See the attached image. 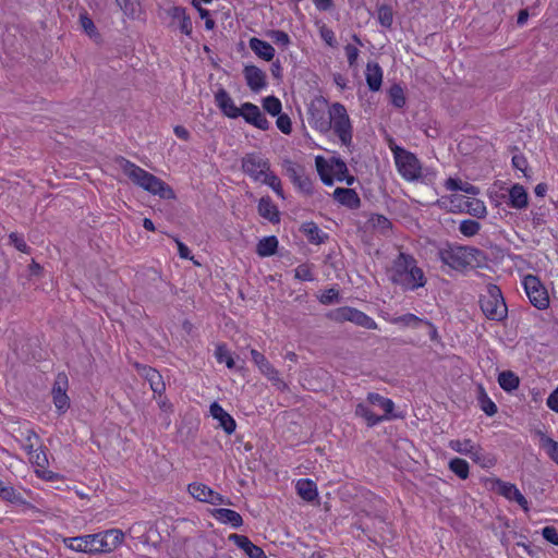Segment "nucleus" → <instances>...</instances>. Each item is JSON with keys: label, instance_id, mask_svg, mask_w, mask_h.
Returning a JSON list of instances; mask_svg holds the SVG:
<instances>
[{"label": "nucleus", "instance_id": "48", "mask_svg": "<svg viewBox=\"0 0 558 558\" xmlns=\"http://www.w3.org/2000/svg\"><path fill=\"white\" fill-rule=\"evenodd\" d=\"M466 213L476 218H484L487 214L486 206L477 198L468 201Z\"/></svg>", "mask_w": 558, "mask_h": 558}, {"label": "nucleus", "instance_id": "31", "mask_svg": "<svg viewBox=\"0 0 558 558\" xmlns=\"http://www.w3.org/2000/svg\"><path fill=\"white\" fill-rule=\"evenodd\" d=\"M300 230L313 244H323L329 239V235L323 232L313 221L304 222Z\"/></svg>", "mask_w": 558, "mask_h": 558}, {"label": "nucleus", "instance_id": "12", "mask_svg": "<svg viewBox=\"0 0 558 558\" xmlns=\"http://www.w3.org/2000/svg\"><path fill=\"white\" fill-rule=\"evenodd\" d=\"M269 161L263 158L259 154L250 153L242 158L243 172L255 181L260 180L263 175L265 177L267 171H269Z\"/></svg>", "mask_w": 558, "mask_h": 558}, {"label": "nucleus", "instance_id": "11", "mask_svg": "<svg viewBox=\"0 0 558 558\" xmlns=\"http://www.w3.org/2000/svg\"><path fill=\"white\" fill-rule=\"evenodd\" d=\"M251 357L262 374L265 375L278 390L283 392L289 389L288 385L279 377L278 371L269 363L263 353L252 349Z\"/></svg>", "mask_w": 558, "mask_h": 558}, {"label": "nucleus", "instance_id": "25", "mask_svg": "<svg viewBox=\"0 0 558 558\" xmlns=\"http://www.w3.org/2000/svg\"><path fill=\"white\" fill-rule=\"evenodd\" d=\"M140 374L149 383V386L155 393L161 395L165 392L166 385L160 373L156 368L143 365L140 368Z\"/></svg>", "mask_w": 558, "mask_h": 558}, {"label": "nucleus", "instance_id": "10", "mask_svg": "<svg viewBox=\"0 0 558 558\" xmlns=\"http://www.w3.org/2000/svg\"><path fill=\"white\" fill-rule=\"evenodd\" d=\"M117 163L121 167L124 174L136 185L146 190L150 185V181L155 178L154 174L136 166L124 157H118Z\"/></svg>", "mask_w": 558, "mask_h": 558}, {"label": "nucleus", "instance_id": "27", "mask_svg": "<svg viewBox=\"0 0 558 558\" xmlns=\"http://www.w3.org/2000/svg\"><path fill=\"white\" fill-rule=\"evenodd\" d=\"M168 14L172 20L179 21V28L182 34L186 36L192 35V21L191 17L186 14L185 8L172 7L169 9Z\"/></svg>", "mask_w": 558, "mask_h": 558}, {"label": "nucleus", "instance_id": "32", "mask_svg": "<svg viewBox=\"0 0 558 558\" xmlns=\"http://www.w3.org/2000/svg\"><path fill=\"white\" fill-rule=\"evenodd\" d=\"M153 195H158L162 199H174L175 194L173 189L165 181L155 175L150 181V185L145 190Z\"/></svg>", "mask_w": 558, "mask_h": 558}, {"label": "nucleus", "instance_id": "7", "mask_svg": "<svg viewBox=\"0 0 558 558\" xmlns=\"http://www.w3.org/2000/svg\"><path fill=\"white\" fill-rule=\"evenodd\" d=\"M330 320L336 323L351 322L366 329H376V322L365 313L350 306H342L331 310L326 315Z\"/></svg>", "mask_w": 558, "mask_h": 558}, {"label": "nucleus", "instance_id": "1", "mask_svg": "<svg viewBox=\"0 0 558 558\" xmlns=\"http://www.w3.org/2000/svg\"><path fill=\"white\" fill-rule=\"evenodd\" d=\"M389 279L403 290L410 291H414L426 284L425 275L416 265V259L412 255L403 252H400L393 259L392 266L389 269Z\"/></svg>", "mask_w": 558, "mask_h": 558}, {"label": "nucleus", "instance_id": "55", "mask_svg": "<svg viewBox=\"0 0 558 558\" xmlns=\"http://www.w3.org/2000/svg\"><path fill=\"white\" fill-rule=\"evenodd\" d=\"M468 201H469V198H465L462 195H458V194L451 195L449 198L450 211H453V213L466 211Z\"/></svg>", "mask_w": 558, "mask_h": 558}, {"label": "nucleus", "instance_id": "49", "mask_svg": "<svg viewBox=\"0 0 558 558\" xmlns=\"http://www.w3.org/2000/svg\"><path fill=\"white\" fill-rule=\"evenodd\" d=\"M378 21L381 26L391 28L393 23V12L391 7L383 4L378 8Z\"/></svg>", "mask_w": 558, "mask_h": 558}, {"label": "nucleus", "instance_id": "8", "mask_svg": "<svg viewBox=\"0 0 558 558\" xmlns=\"http://www.w3.org/2000/svg\"><path fill=\"white\" fill-rule=\"evenodd\" d=\"M523 287L533 306L538 310H546L548 307V293L538 277L534 275L525 276L523 279Z\"/></svg>", "mask_w": 558, "mask_h": 558}, {"label": "nucleus", "instance_id": "60", "mask_svg": "<svg viewBox=\"0 0 558 558\" xmlns=\"http://www.w3.org/2000/svg\"><path fill=\"white\" fill-rule=\"evenodd\" d=\"M340 299L339 291L336 289L326 290L319 298L322 304L328 305L338 302Z\"/></svg>", "mask_w": 558, "mask_h": 558}, {"label": "nucleus", "instance_id": "44", "mask_svg": "<svg viewBox=\"0 0 558 558\" xmlns=\"http://www.w3.org/2000/svg\"><path fill=\"white\" fill-rule=\"evenodd\" d=\"M449 469L461 480H465L469 476V463L464 459H451L449 462Z\"/></svg>", "mask_w": 558, "mask_h": 558}, {"label": "nucleus", "instance_id": "28", "mask_svg": "<svg viewBox=\"0 0 558 558\" xmlns=\"http://www.w3.org/2000/svg\"><path fill=\"white\" fill-rule=\"evenodd\" d=\"M124 538V534L120 530H108L104 534L100 533L101 551L110 553L119 546Z\"/></svg>", "mask_w": 558, "mask_h": 558}, {"label": "nucleus", "instance_id": "62", "mask_svg": "<svg viewBox=\"0 0 558 558\" xmlns=\"http://www.w3.org/2000/svg\"><path fill=\"white\" fill-rule=\"evenodd\" d=\"M319 34L322 39L330 47H336L337 40L335 37V33L331 28L327 27L326 25H323L319 29Z\"/></svg>", "mask_w": 558, "mask_h": 558}, {"label": "nucleus", "instance_id": "36", "mask_svg": "<svg viewBox=\"0 0 558 558\" xmlns=\"http://www.w3.org/2000/svg\"><path fill=\"white\" fill-rule=\"evenodd\" d=\"M355 415L363 417L366 421V425L368 427H373L383 421H387V415H376L366 404L362 402L356 404Z\"/></svg>", "mask_w": 558, "mask_h": 558}, {"label": "nucleus", "instance_id": "37", "mask_svg": "<svg viewBox=\"0 0 558 558\" xmlns=\"http://www.w3.org/2000/svg\"><path fill=\"white\" fill-rule=\"evenodd\" d=\"M499 386L507 392L518 389L520 379L512 371H504L498 375Z\"/></svg>", "mask_w": 558, "mask_h": 558}, {"label": "nucleus", "instance_id": "26", "mask_svg": "<svg viewBox=\"0 0 558 558\" xmlns=\"http://www.w3.org/2000/svg\"><path fill=\"white\" fill-rule=\"evenodd\" d=\"M248 46L258 58L265 61H271L275 57V48L268 41L252 37Z\"/></svg>", "mask_w": 558, "mask_h": 558}, {"label": "nucleus", "instance_id": "57", "mask_svg": "<svg viewBox=\"0 0 558 558\" xmlns=\"http://www.w3.org/2000/svg\"><path fill=\"white\" fill-rule=\"evenodd\" d=\"M473 444L470 439L461 440H451L450 441V448L454 450L456 452H459L461 454H468L471 449L473 448Z\"/></svg>", "mask_w": 558, "mask_h": 558}, {"label": "nucleus", "instance_id": "3", "mask_svg": "<svg viewBox=\"0 0 558 558\" xmlns=\"http://www.w3.org/2000/svg\"><path fill=\"white\" fill-rule=\"evenodd\" d=\"M478 303L487 319L502 322L507 318L508 307L497 284L488 283L486 292L480 295Z\"/></svg>", "mask_w": 558, "mask_h": 558}, {"label": "nucleus", "instance_id": "56", "mask_svg": "<svg viewBox=\"0 0 558 558\" xmlns=\"http://www.w3.org/2000/svg\"><path fill=\"white\" fill-rule=\"evenodd\" d=\"M9 240H10V243L20 252L22 253H28L29 252V246L26 244L23 235L16 233V232H12L10 235H9Z\"/></svg>", "mask_w": 558, "mask_h": 558}, {"label": "nucleus", "instance_id": "23", "mask_svg": "<svg viewBox=\"0 0 558 558\" xmlns=\"http://www.w3.org/2000/svg\"><path fill=\"white\" fill-rule=\"evenodd\" d=\"M257 211L260 217L267 219L271 223L280 222V211L278 207L272 203L270 196H263L257 206Z\"/></svg>", "mask_w": 558, "mask_h": 558}, {"label": "nucleus", "instance_id": "63", "mask_svg": "<svg viewBox=\"0 0 558 558\" xmlns=\"http://www.w3.org/2000/svg\"><path fill=\"white\" fill-rule=\"evenodd\" d=\"M542 535L547 542H549L554 545H558V531L555 526H553V525L545 526L542 530Z\"/></svg>", "mask_w": 558, "mask_h": 558}, {"label": "nucleus", "instance_id": "15", "mask_svg": "<svg viewBox=\"0 0 558 558\" xmlns=\"http://www.w3.org/2000/svg\"><path fill=\"white\" fill-rule=\"evenodd\" d=\"M242 117L244 121L262 131H267L270 128V123L260 111L259 107L252 102H244L241 106Z\"/></svg>", "mask_w": 558, "mask_h": 558}, {"label": "nucleus", "instance_id": "64", "mask_svg": "<svg viewBox=\"0 0 558 558\" xmlns=\"http://www.w3.org/2000/svg\"><path fill=\"white\" fill-rule=\"evenodd\" d=\"M547 407L558 413V387L548 396Z\"/></svg>", "mask_w": 558, "mask_h": 558}, {"label": "nucleus", "instance_id": "13", "mask_svg": "<svg viewBox=\"0 0 558 558\" xmlns=\"http://www.w3.org/2000/svg\"><path fill=\"white\" fill-rule=\"evenodd\" d=\"M64 544L69 548L80 553H102L100 533L64 538Z\"/></svg>", "mask_w": 558, "mask_h": 558}, {"label": "nucleus", "instance_id": "47", "mask_svg": "<svg viewBox=\"0 0 558 558\" xmlns=\"http://www.w3.org/2000/svg\"><path fill=\"white\" fill-rule=\"evenodd\" d=\"M263 108L272 117H277L281 113L282 105L276 96H267L263 99Z\"/></svg>", "mask_w": 558, "mask_h": 558}, {"label": "nucleus", "instance_id": "17", "mask_svg": "<svg viewBox=\"0 0 558 558\" xmlns=\"http://www.w3.org/2000/svg\"><path fill=\"white\" fill-rule=\"evenodd\" d=\"M308 123L320 133L331 130L330 110L326 112L323 108L311 105L308 108Z\"/></svg>", "mask_w": 558, "mask_h": 558}, {"label": "nucleus", "instance_id": "53", "mask_svg": "<svg viewBox=\"0 0 558 558\" xmlns=\"http://www.w3.org/2000/svg\"><path fill=\"white\" fill-rule=\"evenodd\" d=\"M267 36L276 44L282 47H288L291 44L289 35L281 29H271Z\"/></svg>", "mask_w": 558, "mask_h": 558}, {"label": "nucleus", "instance_id": "61", "mask_svg": "<svg viewBox=\"0 0 558 558\" xmlns=\"http://www.w3.org/2000/svg\"><path fill=\"white\" fill-rule=\"evenodd\" d=\"M117 4L129 16H133L136 13L137 3L135 0H116Z\"/></svg>", "mask_w": 558, "mask_h": 558}, {"label": "nucleus", "instance_id": "41", "mask_svg": "<svg viewBox=\"0 0 558 558\" xmlns=\"http://www.w3.org/2000/svg\"><path fill=\"white\" fill-rule=\"evenodd\" d=\"M189 493L192 495L193 498L202 501L207 502L209 498V494L211 493V488L203 483H191L187 486Z\"/></svg>", "mask_w": 558, "mask_h": 558}, {"label": "nucleus", "instance_id": "4", "mask_svg": "<svg viewBox=\"0 0 558 558\" xmlns=\"http://www.w3.org/2000/svg\"><path fill=\"white\" fill-rule=\"evenodd\" d=\"M389 147L402 178L407 181H417L422 175V165L417 157L413 153L395 144L392 140L389 141Z\"/></svg>", "mask_w": 558, "mask_h": 558}, {"label": "nucleus", "instance_id": "21", "mask_svg": "<svg viewBox=\"0 0 558 558\" xmlns=\"http://www.w3.org/2000/svg\"><path fill=\"white\" fill-rule=\"evenodd\" d=\"M210 414L219 422V426L228 434L231 435L236 427L234 418L223 410L218 402L210 404Z\"/></svg>", "mask_w": 558, "mask_h": 558}, {"label": "nucleus", "instance_id": "22", "mask_svg": "<svg viewBox=\"0 0 558 558\" xmlns=\"http://www.w3.org/2000/svg\"><path fill=\"white\" fill-rule=\"evenodd\" d=\"M332 196L339 204L349 209H359L361 207V198L353 189L337 187Z\"/></svg>", "mask_w": 558, "mask_h": 558}, {"label": "nucleus", "instance_id": "38", "mask_svg": "<svg viewBox=\"0 0 558 558\" xmlns=\"http://www.w3.org/2000/svg\"><path fill=\"white\" fill-rule=\"evenodd\" d=\"M477 401L481 410L488 416H493L497 413V405L495 402L487 396L484 387L482 385L478 386L477 391Z\"/></svg>", "mask_w": 558, "mask_h": 558}, {"label": "nucleus", "instance_id": "59", "mask_svg": "<svg viewBox=\"0 0 558 558\" xmlns=\"http://www.w3.org/2000/svg\"><path fill=\"white\" fill-rule=\"evenodd\" d=\"M295 278L303 281H313L314 276L311 268L306 264L299 265L295 268Z\"/></svg>", "mask_w": 558, "mask_h": 558}, {"label": "nucleus", "instance_id": "39", "mask_svg": "<svg viewBox=\"0 0 558 558\" xmlns=\"http://www.w3.org/2000/svg\"><path fill=\"white\" fill-rule=\"evenodd\" d=\"M368 222L374 230L378 231L383 235H387L392 229V222L384 215L373 214L368 219Z\"/></svg>", "mask_w": 558, "mask_h": 558}, {"label": "nucleus", "instance_id": "16", "mask_svg": "<svg viewBox=\"0 0 558 558\" xmlns=\"http://www.w3.org/2000/svg\"><path fill=\"white\" fill-rule=\"evenodd\" d=\"M215 104L223 116L230 119H238L242 114L241 108H238L230 94L220 87L214 95Z\"/></svg>", "mask_w": 558, "mask_h": 558}, {"label": "nucleus", "instance_id": "29", "mask_svg": "<svg viewBox=\"0 0 558 558\" xmlns=\"http://www.w3.org/2000/svg\"><path fill=\"white\" fill-rule=\"evenodd\" d=\"M366 83L372 92H377L383 83V70L377 62H368L366 65Z\"/></svg>", "mask_w": 558, "mask_h": 558}, {"label": "nucleus", "instance_id": "33", "mask_svg": "<svg viewBox=\"0 0 558 558\" xmlns=\"http://www.w3.org/2000/svg\"><path fill=\"white\" fill-rule=\"evenodd\" d=\"M367 401L373 405L381 408L384 410V415H387V420L397 417V415L392 413L395 403L391 399L383 397L376 392H369L367 395Z\"/></svg>", "mask_w": 558, "mask_h": 558}, {"label": "nucleus", "instance_id": "18", "mask_svg": "<svg viewBox=\"0 0 558 558\" xmlns=\"http://www.w3.org/2000/svg\"><path fill=\"white\" fill-rule=\"evenodd\" d=\"M243 75L252 92L258 93L267 85L266 73L256 65L248 64L243 69Z\"/></svg>", "mask_w": 558, "mask_h": 558}, {"label": "nucleus", "instance_id": "9", "mask_svg": "<svg viewBox=\"0 0 558 558\" xmlns=\"http://www.w3.org/2000/svg\"><path fill=\"white\" fill-rule=\"evenodd\" d=\"M283 168L287 177L291 180V182L298 187V190L310 196L313 194V181L305 173V168L301 165L294 163L290 160H286L283 163Z\"/></svg>", "mask_w": 558, "mask_h": 558}, {"label": "nucleus", "instance_id": "34", "mask_svg": "<svg viewBox=\"0 0 558 558\" xmlns=\"http://www.w3.org/2000/svg\"><path fill=\"white\" fill-rule=\"evenodd\" d=\"M296 490L299 496L305 501H313L317 498V486L314 481L310 478H301L296 483Z\"/></svg>", "mask_w": 558, "mask_h": 558}, {"label": "nucleus", "instance_id": "20", "mask_svg": "<svg viewBox=\"0 0 558 558\" xmlns=\"http://www.w3.org/2000/svg\"><path fill=\"white\" fill-rule=\"evenodd\" d=\"M498 492L505 498L514 500L524 510L529 511V502L514 484L497 480Z\"/></svg>", "mask_w": 558, "mask_h": 558}, {"label": "nucleus", "instance_id": "54", "mask_svg": "<svg viewBox=\"0 0 558 558\" xmlns=\"http://www.w3.org/2000/svg\"><path fill=\"white\" fill-rule=\"evenodd\" d=\"M80 23L84 32L89 37L98 36L97 27L94 24V21L88 16V14L85 12L80 15Z\"/></svg>", "mask_w": 558, "mask_h": 558}, {"label": "nucleus", "instance_id": "35", "mask_svg": "<svg viewBox=\"0 0 558 558\" xmlns=\"http://www.w3.org/2000/svg\"><path fill=\"white\" fill-rule=\"evenodd\" d=\"M278 239L275 235H269L260 239L256 245V253L260 257L272 256L277 253Z\"/></svg>", "mask_w": 558, "mask_h": 558}, {"label": "nucleus", "instance_id": "19", "mask_svg": "<svg viewBox=\"0 0 558 558\" xmlns=\"http://www.w3.org/2000/svg\"><path fill=\"white\" fill-rule=\"evenodd\" d=\"M228 539L242 549L250 558H267L262 547L253 544L251 539L241 534H230Z\"/></svg>", "mask_w": 558, "mask_h": 558}, {"label": "nucleus", "instance_id": "43", "mask_svg": "<svg viewBox=\"0 0 558 558\" xmlns=\"http://www.w3.org/2000/svg\"><path fill=\"white\" fill-rule=\"evenodd\" d=\"M0 498L10 501L13 504L23 502V498L20 493L15 490L13 486L5 485L4 482L0 480Z\"/></svg>", "mask_w": 558, "mask_h": 558}, {"label": "nucleus", "instance_id": "51", "mask_svg": "<svg viewBox=\"0 0 558 558\" xmlns=\"http://www.w3.org/2000/svg\"><path fill=\"white\" fill-rule=\"evenodd\" d=\"M263 183L270 186L279 197L284 198V193H283V190L281 186V181L275 173L268 172L267 174H265V178L263 179Z\"/></svg>", "mask_w": 558, "mask_h": 558}, {"label": "nucleus", "instance_id": "2", "mask_svg": "<svg viewBox=\"0 0 558 558\" xmlns=\"http://www.w3.org/2000/svg\"><path fill=\"white\" fill-rule=\"evenodd\" d=\"M438 257L450 268L463 271L471 266L473 260L478 264V257H484V253L480 248L473 246L447 244L446 247L438 251Z\"/></svg>", "mask_w": 558, "mask_h": 558}, {"label": "nucleus", "instance_id": "14", "mask_svg": "<svg viewBox=\"0 0 558 558\" xmlns=\"http://www.w3.org/2000/svg\"><path fill=\"white\" fill-rule=\"evenodd\" d=\"M68 386V376L64 373H59L56 377L51 391L53 404L59 414L65 413L70 408V398L66 395Z\"/></svg>", "mask_w": 558, "mask_h": 558}, {"label": "nucleus", "instance_id": "42", "mask_svg": "<svg viewBox=\"0 0 558 558\" xmlns=\"http://www.w3.org/2000/svg\"><path fill=\"white\" fill-rule=\"evenodd\" d=\"M391 323L404 327L417 328L424 323V319L412 313H408L401 316L393 317L391 319Z\"/></svg>", "mask_w": 558, "mask_h": 558}, {"label": "nucleus", "instance_id": "5", "mask_svg": "<svg viewBox=\"0 0 558 558\" xmlns=\"http://www.w3.org/2000/svg\"><path fill=\"white\" fill-rule=\"evenodd\" d=\"M315 165L322 182L327 186H331L335 179L342 182L343 175L349 172L347 163L336 156L329 160H326L323 156H317Z\"/></svg>", "mask_w": 558, "mask_h": 558}, {"label": "nucleus", "instance_id": "6", "mask_svg": "<svg viewBox=\"0 0 558 558\" xmlns=\"http://www.w3.org/2000/svg\"><path fill=\"white\" fill-rule=\"evenodd\" d=\"M331 129L339 137L344 146H350L352 143V124L347 112L345 107L340 102H335L330 107Z\"/></svg>", "mask_w": 558, "mask_h": 558}, {"label": "nucleus", "instance_id": "30", "mask_svg": "<svg viewBox=\"0 0 558 558\" xmlns=\"http://www.w3.org/2000/svg\"><path fill=\"white\" fill-rule=\"evenodd\" d=\"M529 204V196L523 185L515 183L509 191L508 205L515 209H523Z\"/></svg>", "mask_w": 558, "mask_h": 558}, {"label": "nucleus", "instance_id": "24", "mask_svg": "<svg viewBox=\"0 0 558 558\" xmlns=\"http://www.w3.org/2000/svg\"><path fill=\"white\" fill-rule=\"evenodd\" d=\"M211 515L223 524H230L232 527L238 529L243 525L241 514L234 510L227 508H215L210 511Z\"/></svg>", "mask_w": 558, "mask_h": 558}, {"label": "nucleus", "instance_id": "40", "mask_svg": "<svg viewBox=\"0 0 558 558\" xmlns=\"http://www.w3.org/2000/svg\"><path fill=\"white\" fill-rule=\"evenodd\" d=\"M468 456L482 468H490L495 464V459L490 456H486L480 446L474 445Z\"/></svg>", "mask_w": 558, "mask_h": 558}, {"label": "nucleus", "instance_id": "50", "mask_svg": "<svg viewBox=\"0 0 558 558\" xmlns=\"http://www.w3.org/2000/svg\"><path fill=\"white\" fill-rule=\"evenodd\" d=\"M215 356L219 363H226L228 368H233L235 366L234 360L228 351L226 344H219L216 348Z\"/></svg>", "mask_w": 558, "mask_h": 558}, {"label": "nucleus", "instance_id": "52", "mask_svg": "<svg viewBox=\"0 0 558 558\" xmlns=\"http://www.w3.org/2000/svg\"><path fill=\"white\" fill-rule=\"evenodd\" d=\"M481 229V225L476 220L465 219L459 226V231L465 236L475 235Z\"/></svg>", "mask_w": 558, "mask_h": 558}, {"label": "nucleus", "instance_id": "58", "mask_svg": "<svg viewBox=\"0 0 558 558\" xmlns=\"http://www.w3.org/2000/svg\"><path fill=\"white\" fill-rule=\"evenodd\" d=\"M277 128L283 133L289 135L292 132V122L288 114L279 113L276 121Z\"/></svg>", "mask_w": 558, "mask_h": 558}, {"label": "nucleus", "instance_id": "45", "mask_svg": "<svg viewBox=\"0 0 558 558\" xmlns=\"http://www.w3.org/2000/svg\"><path fill=\"white\" fill-rule=\"evenodd\" d=\"M537 434L541 436L542 447L547 450L548 456L558 463V441L546 436L543 432L538 430Z\"/></svg>", "mask_w": 558, "mask_h": 558}, {"label": "nucleus", "instance_id": "46", "mask_svg": "<svg viewBox=\"0 0 558 558\" xmlns=\"http://www.w3.org/2000/svg\"><path fill=\"white\" fill-rule=\"evenodd\" d=\"M389 98L392 106L398 109L403 108L405 105V96L403 88L398 84H393L389 88Z\"/></svg>", "mask_w": 558, "mask_h": 558}]
</instances>
